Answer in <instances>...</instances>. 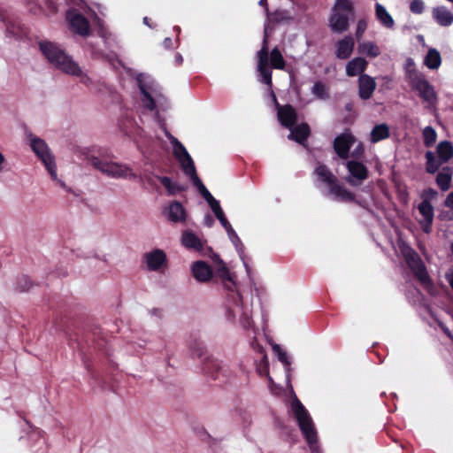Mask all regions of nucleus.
<instances>
[{
    "mask_svg": "<svg viewBox=\"0 0 453 453\" xmlns=\"http://www.w3.org/2000/svg\"><path fill=\"white\" fill-rule=\"evenodd\" d=\"M246 271L248 282L238 286L236 291H230L225 297L224 315L232 324L238 323L243 329L248 330L253 326V299L256 296L259 301L265 293V288L257 282L253 271L249 265V258L245 252L239 257Z\"/></svg>",
    "mask_w": 453,
    "mask_h": 453,
    "instance_id": "f257e3e1",
    "label": "nucleus"
},
{
    "mask_svg": "<svg viewBox=\"0 0 453 453\" xmlns=\"http://www.w3.org/2000/svg\"><path fill=\"white\" fill-rule=\"evenodd\" d=\"M278 360L283 365L286 373L287 383L291 388L293 397L291 400V412L297 422L299 429L304 438L311 453H322L318 440V433L312 418L305 406L298 399L290 382L291 362L287 352L284 351L279 344L273 346Z\"/></svg>",
    "mask_w": 453,
    "mask_h": 453,
    "instance_id": "f03ea898",
    "label": "nucleus"
},
{
    "mask_svg": "<svg viewBox=\"0 0 453 453\" xmlns=\"http://www.w3.org/2000/svg\"><path fill=\"white\" fill-rule=\"evenodd\" d=\"M128 76L134 79L136 87L141 95L142 107L150 111H154V119L166 136L169 132L165 119L159 111H165L170 108L168 98L163 94L161 86L149 73H136L134 69L124 67Z\"/></svg>",
    "mask_w": 453,
    "mask_h": 453,
    "instance_id": "7ed1b4c3",
    "label": "nucleus"
},
{
    "mask_svg": "<svg viewBox=\"0 0 453 453\" xmlns=\"http://www.w3.org/2000/svg\"><path fill=\"white\" fill-rule=\"evenodd\" d=\"M128 76L134 79L136 87L141 95L142 107L150 111H154V119L166 136L169 132L165 119L159 111H165L170 108L168 98L163 94L161 86L149 73H136L134 69L124 67Z\"/></svg>",
    "mask_w": 453,
    "mask_h": 453,
    "instance_id": "20e7f679",
    "label": "nucleus"
},
{
    "mask_svg": "<svg viewBox=\"0 0 453 453\" xmlns=\"http://www.w3.org/2000/svg\"><path fill=\"white\" fill-rule=\"evenodd\" d=\"M313 174L316 176L315 186L324 196L335 202H354L361 207H366V203L356 199L355 194L349 191L326 165L319 163Z\"/></svg>",
    "mask_w": 453,
    "mask_h": 453,
    "instance_id": "39448f33",
    "label": "nucleus"
},
{
    "mask_svg": "<svg viewBox=\"0 0 453 453\" xmlns=\"http://www.w3.org/2000/svg\"><path fill=\"white\" fill-rule=\"evenodd\" d=\"M25 134L26 137L28 139L31 150L43 163L51 179L57 181V183L66 192L72 193L75 196H79L80 195L77 191L73 190L71 188L67 187L63 180L58 178L55 157L51 153L50 149L49 148L46 142L42 138L34 135L32 132L29 130H26Z\"/></svg>",
    "mask_w": 453,
    "mask_h": 453,
    "instance_id": "423d86ee",
    "label": "nucleus"
},
{
    "mask_svg": "<svg viewBox=\"0 0 453 453\" xmlns=\"http://www.w3.org/2000/svg\"><path fill=\"white\" fill-rule=\"evenodd\" d=\"M188 348L192 356L201 360V369L203 373L213 380L219 379L223 373L221 361L208 355L206 346L196 334H192L188 342Z\"/></svg>",
    "mask_w": 453,
    "mask_h": 453,
    "instance_id": "0eeeda50",
    "label": "nucleus"
},
{
    "mask_svg": "<svg viewBox=\"0 0 453 453\" xmlns=\"http://www.w3.org/2000/svg\"><path fill=\"white\" fill-rule=\"evenodd\" d=\"M355 16L351 0H335L331 8L328 27L334 34H343L349 28V21Z\"/></svg>",
    "mask_w": 453,
    "mask_h": 453,
    "instance_id": "6e6552de",
    "label": "nucleus"
},
{
    "mask_svg": "<svg viewBox=\"0 0 453 453\" xmlns=\"http://www.w3.org/2000/svg\"><path fill=\"white\" fill-rule=\"evenodd\" d=\"M39 50L47 61L56 69L66 73L75 61L57 42L42 40L38 42Z\"/></svg>",
    "mask_w": 453,
    "mask_h": 453,
    "instance_id": "1a4fd4ad",
    "label": "nucleus"
},
{
    "mask_svg": "<svg viewBox=\"0 0 453 453\" xmlns=\"http://www.w3.org/2000/svg\"><path fill=\"white\" fill-rule=\"evenodd\" d=\"M89 161L96 169L108 177L128 180L137 179V174L127 165L112 162L105 157L96 156H92Z\"/></svg>",
    "mask_w": 453,
    "mask_h": 453,
    "instance_id": "9d476101",
    "label": "nucleus"
},
{
    "mask_svg": "<svg viewBox=\"0 0 453 453\" xmlns=\"http://www.w3.org/2000/svg\"><path fill=\"white\" fill-rule=\"evenodd\" d=\"M437 157L432 150L425 153L426 172L429 174L437 173L443 164L448 163L453 157V144L450 141L444 140L436 146Z\"/></svg>",
    "mask_w": 453,
    "mask_h": 453,
    "instance_id": "9b49d317",
    "label": "nucleus"
},
{
    "mask_svg": "<svg viewBox=\"0 0 453 453\" xmlns=\"http://www.w3.org/2000/svg\"><path fill=\"white\" fill-rule=\"evenodd\" d=\"M95 18L97 21V25L99 26V36L104 41L105 48L109 50V51L114 56L106 55L103 50L96 47L92 42H88L87 47L90 50V53L94 58H107L109 61H111L113 58L117 57L116 49L119 48L117 38L115 35H113L111 32H109L106 28L104 27L103 20L97 16V14L95 15Z\"/></svg>",
    "mask_w": 453,
    "mask_h": 453,
    "instance_id": "f8f14e48",
    "label": "nucleus"
},
{
    "mask_svg": "<svg viewBox=\"0 0 453 453\" xmlns=\"http://www.w3.org/2000/svg\"><path fill=\"white\" fill-rule=\"evenodd\" d=\"M410 84L411 88L417 91L418 96L426 104L428 110L436 108L438 103L437 94L424 74H415L413 81Z\"/></svg>",
    "mask_w": 453,
    "mask_h": 453,
    "instance_id": "ddd939ff",
    "label": "nucleus"
},
{
    "mask_svg": "<svg viewBox=\"0 0 453 453\" xmlns=\"http://www.w3.org/2000/svg\"><path fill=\"white\" fill-rule=\"evenodd\" d=\"M166 138L172 145L173 154L179 162L183 173L187 175L196 170L195 162L186 147L170 132H166Z\"/></svg>",
    "mask_w": 453,
    "mask_h": 453,
    "instance_id": "4468645a",
    "label": "nucleus"
},
{
    "mask_svg": "<svg viewBox=\"0 0 453 453\" xmlns=\"http://www.w3.org/2000/svg\"><path fill=\"white\" fill-rule=\"evenodd\" d=\"M404 257L407 265L412 271L416 278L424 285L430 283V276L418 254L413 249H409L404 252Z\"/></svg>",
    "mask_w": 453,
    "mask_h": 453,
    "instance_id": "2eb2a0df",
    "label": "nucleus"
},
{
    "mask_svg": "<svg viewBox=\"0 0 453 453\" xmlns=\"http://www.w3.org/2000/svg\"><path fill=\"white\" fill-rule=\"evenodd\" d=\"M258 81L268 86H272V71L268 67V40L265 34L261 49L257 53Z\"/></svg>",
    "mask_w": 453,
    "mask_h": 453,
    "instance_id": "dca6fc26",
    "label": "nucleus"
},
{
    "mask_svg": "<svg viewBox=\"0 0 453 453\" xmlns=\"http://www.w3.org/2000/svg\"><path fill=\"white\" fill-rule=\"evenodd\" d=\"M355 142L356 137L349 129H346L334 138L333 148L340 158L346 160L349 158V150Z\"/></svg>",
    "mask_w": 453,
    "mask_h": 453,
    "instance_id": "f3484780",
    "label": "nucleus"
},
{
    "mask_svg": "<svg viewBox=\"0 0 453 453\" xmlns=\"http://www.w3.org/2000/svg\"><path fill=\"white\" fill-rule=\"evenodd\" d=\"M66 20L69 24L70 29L83 37L89 34V23L88 19L79 12L74 9L66 12Z\"/></svg>",
    "mask_w": 453,
    "mask_h": 453,
    "instance_id": "a211bd4d",
    "label": "nucleus"
},
{
    "mask_svg": "<svg viewBox=\"0 0 453 453\" xmlns=\"http://www.w3.org/2000/svg\"><path fill=\"white\" fill-rule=\"evenodd\" d=\"M272 96L277 108V116L280 125L286 128H292L297 121V112L290 104L280 105L276 96L272 92Z\"/></svg>",
    "mask_w": 453,
    "mask_h": 453,
    "instance_id": "6ab92c4d",
    "label": "nucleus"
},
{
    "mask_svg": "<svg viewBox=\"0 0 453 453\" xmlns=\"http://www.w3.org/2000/svg\"><path fill=\"white\" fill-rule=\"evenodd\" d=\"M346 168L349 173V176L346 178V180L351 186H358L368 178L367 167L365 164L359 161H347Z\"/></svg>",
    "mask_w": 453,
    "mask_h": 453,
    "instance_id": "aec40b11",
    "label": "nucleus"
},
{
    "mask_svg": "<svg viewBox=\"0 0 453 453\" xmlns=\"http://www.w3.org/2000/svg\"><path fill=\"white\" fill-rule=\"evenodd\" d=\"M206 242L202 241L192 230H184L181 234V244L188 250H195L201 255H206V251L213 253L211 247L205 246Z\"/></svg>",
    "mask_w": 453,
    "mask_h": 453,
    "instance_id": "412c9836",
    "label": "nucleus"
},
{
    "mask_svg": "<svg viewBox=\"0 0 453 453\" xmlns=\"http://www.w3.org/2000/svg\"><path fill=\"white\" fill-rule=\"evenodd\" d=\"M212 255H213V257H212L213 260L215 262H217V264H218L217 268H216L217 274L219 277V279L221 280L223 286L226 290V296L230 291H236V289H238V286L236 285L235 281L234 280L229 269L226 265L224 261L220 258L219 254H216L213 252Z\"/></svg>",
    "mask_w": 453,
    "mask_h": 453,
    "instance_id": "4be33fe9",
    "label": "nucleus"
},
{
    "mask_svg": "<svg viewBox=\"0 0 453 453\" xmlns=\"http://www.w3.org/2000/svg\"><path fill=\"white\" fill-rule=\"evenodd\" d=\"M419 214L422 219L418 220V224L424 233L429 234L432 232V225L434 222V210L430 202L427 200L421 201L418 205Z\"/></svg>",
    "mask_w": 453,
    "mask_h": 453,
    "instance_id": "5701e85b",
    "label": "nucleus"
},
{
    "mask_svg": "<svg viewBox=\"0 0 453 453\" xmlns=\"http://www.w3.org/2000/svg\"><path fill=\"white\" fill-rule=\"evenodd\" d=\"M119 127L120 131L128 137L134 138L136 136L142 137L143 130L139 127L132 114L126 112L119 120Z\"/></svg>",
    "mask_w": 453,
    "mask_h": 453,
    "instance_id": "b1692460",
    "label": "nucleus"
},
{
    "mask_svg": "<svg viewBox=\"0 0 453 453\" xmlns=\"http://www.w3.org/2000/svg\"><path fill=\"white\" fill-rule=\"evenodd\" d=\"M143 259L146 263L147 269L150 272L158 271L161 267L166 265V254L161 249H155L143 255Z\"/></svg>",
    "mask_w": 453,
    "mask_h": 453,
    "instance_id": "393cba45",
    "label": "nucleus"
},
{
    "mask_svg": "<svg viewBox=\"0 0 453 453\" xmlns=\"http://www.w3.org/2000/svg\"><path fill=\"white\" fill-rule=\"evenodd\" d=\"M191 274L200 283H206L212 279L213 270L204 261H195L190 266Z\"/></svg>",
    "mask_w": 453,
    "mask_h": 453,
    "instance_id": "a878e982",
    "label": "nucleus"
},
{
    "mask_svg": "<svg viewBox=\"0 0 453 453\" xmlns=\"http://www.w3.org/2000/svg\"><path fill=\"white\" fill-rule=\"evenodd\" d=\"M167 219L172 223H184L187 219V211L179 201H172L165 209Z\"/></svg>",
    "mask_w": 453,
    "mask_h": 453,
    "instance_id": "bb28decb",
    "label": "nucleus"
},
{
    "mask_svg": "<svg viewBox=\"0 0 453 453\" xmlns=\"http://www.w3.org/2000/svg\"><path fill=\"white\" fill-rule=\"evenodd\" d=\"M376 89V81L372 76L363 73L358 77V96L361 100H368Z\"/></svg>",
    "mask_w": 453,
    "mask_h": 453,
    "instance_id": "cd10ccee",
    "label": "nucleus"
},
{
    "mask_svg": "<svg viewBox=\"0 0 453 453\" xmlns=\"http://www.w3.org/2000/svg\"><path fill=\"white\" fill-rule=\"evenodd\" d=\"M288 129L290 133L288 135V139L295 141L300 145L306 147L308 137L311 134L310 126L307 123L303 122L296 126L295 125L292 127V128Z\"/></svg>",
    "mask_w": 453,
    "mask_h": 453,
    "instance_id": "c85d7f7f",
    "label": "nucleus"
},
{
    "mask_svg": "<svg viewBox=\"0 0 453 453\" xmlns=\"http://www.w3.org/2000/svg\"><path fill=\"white\" fill-rule=\"evenodd\" d=\"M28 11L34 15H41L44 12L43 5L49 12H57V5L53 0H21Z\"/></svg>",
    "mask_w": 453,
    "mask_h": 453,
    "instance_id": "c756f323",
    "label": "nucleus"
},
{
    "mask_svg": "<svg viewBox=\"0 0 453 453\" xmlns=\"http://www.w3.org/2000/svg\"><path fill=\"white\" fill-rule=\"evenodd\" d=\"M355 42L351 35H346L335 44V56L339 59L349 58L354 50Z\"/></svg>",
    "mask_w": 453,
    "mask_h": 453,
    "instance_id": "7c9ffc66",
    "label": "nucleus"
},
{
    "mask_svg": "<svg viewBox=\"0 0 453 453\" xmlns=\"http://www.w3.org/2000/svg\"><path fill=\"white\" fill-rule=\"evenodd\" d=\"M432 17L441 27H449L453 23V13L444 5L434 7Z\"/></svg>",
    "mask_w": 453,
    "mask_h": 453,
    "instance_id": "2f4dec72",
    "label": "nucleus"
},
{
    "mask_svg": "<svg viewBox=\"0 0 453 453\" xmlns=\"http://www.w3.org/2000/svg\"><path fill=\"white\" fill-rule=\"evenodd\" d=\"M159 137H145L142 142L141 150L145 157L154 159L160 156V151L157 149V144L161 143Z\"/></svg>",
    "mask_w": 453,
    "mask_h": 453,
    "instance_id": "473e14b6",
    "label": "nucleus"
},
{
    "mask_svg": "<svg viewBox=\"0 0 453 453\" xmlns=\"http://www.w3.org/2000/svg\"><path fill=\"white\" fill-rule=\"evenodd\" d=\"M453 178V168L450 166H443L441 171L438 172L435 182L439 188L445 192L448 191L451 187Z\"/></svg>",
    "mask_w": 453,
    "mask_h": 453,
    "instance_id": "72a5a7b5",
    "label": "nucleus"
},
{
    "mask_svg": "<svg viewBox=\"0 0 453 453\" xmlns=\"http://www.w3.org/2000/svg\"><path fill=\"white\" fill-rule=\"evenodd\" d=\"M367 61L361 57H357L349 61L346 65V74L349 77H355L364 73L367 67Z\"/></svg>",
    "mask_w": 453,
    "mask_h": 453,
    "instance_id": "f704fd0d",
    "label": "nucleus"
},
{
    "mask_svg": "<svg viewBox=\"0 0 453 453\" xmlns=\"http://www.w3.org/2000/svg\"><path fill=\"white\" fill-rule=\"evenodd\" d=\"M66 74L78 77L81 84L88 88L90 90L91 88H93L96 81H94L90 76H88L87 73L83 72L77 62L73 64L72 67L70 68V71H68Z\"/></svg>",
    "mask_w": 453,
    "mask_h": 453,
    "instance_id": "c9c22d12",
    "label": "nucleus"
},
{
    "mask_svg": "<svg viewBox=\"0 0 453 453\" xmlns=\"http://www.w3.org/2000/svg\"><path fill=\"white\" fill-rule=\"evenodd\" d=\"M390 136L389 127L386 123L375 125L370 133L371 143H377L382 140L388 139Z\"/></svg>",
    "mask_w": 453,
    "mask_h": 453,
    "instance_id": "e433bc0d",
    "label": "nucleus"
},
{
    "mask_svg": "<svg viewBox=\"0 0 453 453\" xmlns=\"http://www.w3.org/2000/svg\"><path fill=\"white\" fill-rule=\"evenodd\" d=\"M375 16L379 22L386 28H392L395 21L384 5L380 3L375 4Z\"/></svg>",
    "mask_w": 453,
    "mask_h": 453,
    "instance_id": "4c0bfd02",
    "label": "nucleus"
},
{
    "mask_svg": "<svg viewBox=\"0 0 453 453\" xmlns=\"http://www.w3.org/2000/svg\"><path fill=\"white\" fill-rule=\"evenodd\" d=\"M157 180L160 183L165 187L167 195L175 196L179 193L183 192L186 189V187L176 182L173 181V180L168 176H157Z\"/></svg>",
    "mask_w": 453,
    "mask_h": 453,
    "instance_id": "58836bf2",
    "label": "nucleus"
},
{
    "mask_svg": "<svg viewBox=\"0 0 453 453\" xmlns=\"http://www.w3.org/2000/svg\"><path fill=\"white\" fill-rule=\"evenodd\" d=\"M186 176L190 179L192 184L196 188L197 191L206 202L214 197L197 175L196 170L187 174Z\"/></svg>",
    "mask_w": 453,
    "mask_h": 453,
    "instance_id": "ea45409f",
    "label": "nucleus"
},
{
    "mask_svg": "<svg viewBox=\"0 0 453 453\" xmlns=\"http://www.w3.org/2000/svg\"><path fill=\"white\" fill-rule=\"evenodd\" d=\"M441 64V57L440 52L434 48L429 49L425 56L424 65L431 70H436L440 67Z\"/></svg>",
    "mask_w": 453,
    "mask_h": 453,
    "instance_id": "a19ab883",
    "label": "nucleus"
},
{
    "mask_svg": "<svg viewBox=\"0 0 453 453\" xmlns=\"http://www.w3.org/2000/svg\"><path fill=\"white\" fill-rule=\"evenodd\" d=\"M256 369L260 376H265L273 384V378L269 374V361L266 354L256 360Z\"/></svg>",
    "mask_w": 453,
    "mask_h": 453,
    "instance_id": "79ce46f5",
    "label": "nucleus"
},
{
    "mask_svg": "<svg viewBox=\"0 0 453 453\" xmlns=\"http://www.w3.org/2000/svg\"><path fill=\"white\" fill-rule=\"evenodd\" d=\"M270 64L274 69L283 70L285 68V60L278 47H274L270 52Z\"/></svg>",
    "mask_w": 453,
    "mask_h": 453,
    "instance_id": "37998d69",
    "label": "nucleus"
},
{
    "mask_svg": "<svg viewBox=\"0 0 453 453\" xmlns=\"http://www.w3.org/2000/svg\"><path fill=\"white\" fill-rule=\"evenodd\" d=\"M311 93L319 100H327L329 98L328 89L320 81L314 82L313 86L311 88Z\"/></svg>",
    "mask_w": 453,
    "mask_h": 453,
    "instance_id": "c03bdc74",
    "label": "nucleus"
},
{
    "mask_svg": "<svg viewBox=\"0 0 453 453\" xmlns=\"http://www.w3.org/2000/svg\"><path fill=\"white\" fill-rule=\"evenodd\" d=\"M422 135L424 145L426 148H431L436 142L437 133L433 127H426L422 131Z\"/></svg>",
    "mask_w": 453,
    "mask_h": 453,
    "instance_id": "a18cd8bd",
    "label": "nucleus"
},
{
    "mask_svg": "<svg viewBox=\"0 0 453 453\" xmlns=\"http://www.w3.org/2000/svg\"><path fill=\"white\" fill-rule=\"evenodd\" d=\"M359 50L370 58H376L380 54L379 46L372 42H365L359 44Z\"/></svg>",
    "mask_w": 453,
    "mask_h": 453,
    "instance_id": "49530a36",
    "label": "nucleus"
},
{
    "mask_svg": "<svg viewBox=\"0 0 453 453\" xmlns=\"http://www.w3.org/2000/svg\"><path fill=\"white\" fill-rule=\"evenodd\" d=\"M226 234H227V236H228L230 242L234 245V247L238 256L239 257H242L243 256V252H245V246L242 243V242L240 239V237L238 236V234L235 232V230L234 228L230 229V231H228Z\"/></svg>",
    "mask_w": 453,
    "mask_h": 453,
    "instance_id": "de8ad7c7",
    "label": "nucleus"
},
{
    "mask_svg": "<svg viewBox=\"0 0 453 453\" xmlns=\"http://www.w3.org/2000/svg\"><path fill=\"white\" fill-rule=\"evenodd\" d=\"M37 439L38 449L35 453H47L48 447L46 441L42 438V432L39 429L33 430L29 434V440Z\"/></svg>",
    "mask_w": 453,
    "mask_h": 453,
    "instance_id": "09e8293b",
    "label": "nucleus"
},
{
    "mask_svg": "<svg viewBox=\"0 0 453 453\" xmlns=\"http://www.w3.org/2000/svg\"><path fill=\"white\" fill-rule=\"evenodd\" d=\"M403 68L406 73V77L410 82L413 81L415 74H423L415 68V62L411 58H406Z\"/></svg>",
    "mask_w": 453,
    "mask_h": 453,
    "instance_id": "8fccbe9b",
    "label": "nucleus"
},
{
    "mask_svg": "<svg viewBox=\"0 0 453 453\" xmlns=\"http://www.w3.org/2000/svg\"><path fill=\"white\" fill-rule=\"evenodd\" d=\"M91 90L95 91L98 94L104 95V94L111 93L112 88L104 81L97 80L95 81V84L93 86V88H91Z\"/></svg>",
    "mask_w": 453,
    "mask_h": 453,
    "instance_id": "3c124183",
    "label": "nucleus"
},
{
    "mask_svg": "<svg viewBox=\"0 0 453 453\" xmlns=\"http://www.w3.org/2000/svg\"><path fill=\"white\" fill-rule=\"evenodd\" d=\"M32 286V282L28 276L22 275L17 280V288L20 291H27Z\"/></svg>",
    "mask_w": 453,
    "mask_h": 453,
    "instance_id": "603ef678",
    "label": "nucleus"
},
{
    "mask_svg": "<svg viewBox=\"0 0 453 453\" xmlns=\"http://www.w3.org/2000/svg\"><path fill=\"white\" fill-rule=\"evenodd\" d=\"M425 4L423 0H413L410 4V10L412 13L421 14L424 12Z\"/></svg>",
    "mask_w": 453,
    "mask_h": 453,
    "instance_id": "864d4df0",
    "label": "nucleus"
},
{
    "mask_svg": "<svg viewBox=\"0 0 453 453\" xmlns=\"http://www.w3.org/2000/svg\"><path fill=\"white\" fill-rule=\"evenodd\" d=\"M367 28V21L365 19H360L357 20V28H356V37L357 39H360L364 33Z\"/></svg>",
    "mask_w": 453,
    "mask_h": 453,
    "instance_id": "5fc2aeb1",
    "label": "nucleus"
},
{
    "mask_svg": "<svg viewBox=\"0 0 453 453\" xmlns=\"http://www.w3.org/2000/svg\"><path fill=\"white\" fill-rule=\"evenodd\" d=\"M438 195V192L432 188H428L423 190L421 194L422 201L427 200L431 203V200L434 199Z\"/></svg>",
    "mask_w": 453,
    "mask_h": 453,
    "instance_id": "6e6d98bb",
    "label": "nucleus"
},
{
    "mask_svg": "<svg viewBox=\"0 0 453 453\" xmlns=\"http://www.w3.org/2000/svg\"><path fill=\"white\" fill-rule=\"evenodd\" d=\"M250 346L256 353L260 355V357H263V354H266L264 346L258 342V340L256 337H254L250 342Z\"/></svg>",
    "mask_w": 453,
    "mask_h": 453,
    "instance_id": "4d7b16f0",
    "label": "nucleus"
},
{
    "mask_svg": "<svg viewBox=\"0 0 453 453\" xmlns=\"http://www.w3.org/2000/svg\"><path fill=\"white\" fill-rule=\"evenodd\" d=\"M207 203L214 214L222 210L219 201L215 197L209 200Z\"/></svg>",
    "mask_w": 453,
    "mask_h": 453,
    "instance_id": "13d9d810",
    "label": "nucleus"
},
{
    "mask_svg": "<svg viewBox=\"0 0 453 453\" xmlns=\"http://www.w3.org/2000/svg\"><path fill=\"white\" fill-rule=\"evenodd\" d=\"M365 148L362 142H359L357 147L351 152V156L356 158H359L364 155Z\"/></svg>",
    "mask_w": 453,
    "mask_h": 453,
    "instance_id": "bf43d9fd",
    "label": "nucleus"
},
{
    "mask_svg": "<svg viewBox=\"0 0 453 453\" xmlns=\"http://www.w3.org/2000/svg\"><path fill=\"white\" fill-rule=\"evenodd\" d=\"M215 224L213 217L210 213H206L203 218V225L207 227H212Z\"/></svg>",
    "mask_w": 453,
    "mask_h": 453,
    "instance_id": "052dcab7",
    "label": "nucleus"
},
{
    "mask_svg": "<svg viewBox=\"0 0 453 453\" xmlns=\"http://www.w3.org/2000/svg\"><path fill=\"white\" fill-rule=\"evenodd\" d=\"M445 279L451 289L453 290V265L449 269V271L445 274Z\"/></svg>",
    "mask_w": 453,
    "mask_h": 453,
    "instance_id": "680f3d73",
    "label": "nucleus"
},
{
    "mask_svg": "<svg viewBox=\"0 0 453 453\" xmlns=\"http://www.w3.org/2000/svg\"><path fill=\"white\" fill-rule=\"evenodd\" d=\"M444 204L446 207L453 210V191L447 196Z\"/></svg>",
    "mask_w": 453,
    "mask_h": 453,
    "instance_id": "e2e57ef3",
    "label": "nucleus"
},
{
    "mask_svg": "<svg viewBox=\"0 0 453 453\" xmlns=\"http://www.w3.org/2000/svg\"><path fill=\"white\" fill-rule=\"evenodd\" d=\"M219 221L221 224V226L224 227V229L226 230V233L228 231H230V229H233V226H231V224L227 220L226 217L222 219L221 220H219Z\"/></svg>",
    "mask_w": 453,
    "mask_h": 453,
    "instance_id": "0e129e2a",
    "label": "nucleus"
},
{
    "mask_svg": "<svg viewBox=\"0 0 453 453\" xmlns=\"http://www.w3.org/2000/svg\"><path fill=\"white\" fill-rule=\"evenodd\" d=\"M163 46L165 50H172L173 49V42L170 37L165 38L163 41Z\"/></svg>",
    "mask_w": 453,
    "mask_h": 453,
    "instance_id": "69168bd1",
    "label": "nucleus"
},
{
    "mask_svg": "<svg viewBox=\"0 0 453 453\" xmlns=\"http://www.w3.org/2000/svg\"><path fill=\"white\" fill-rule=\"evenodd\" d=\"M439 326L449 339L453 340V335L448 326H446L442 322H439Z\"/></svg>",
    "mask_w": 453,
    "mask_h": 453,
    "instance_id": "338daca9",
    "label": "nucleus"
},
{
    "mask_svg": "<svg viewBox=\"0 0 453 453\" xmlns=\"http://www.w3.org/2000/svg\"><path fill=\"white\" fill-rule=\"evenodd\" d=\"M77 256L84 257V258H88V257H95L96 255L94 250H89L88 252L77 253Z\"/></svg>",
    "mask_w": 453,
    "mask_h": 453,
    "instance_id": "774afa93",
    "label": "nucleus"
}]
</instances>
